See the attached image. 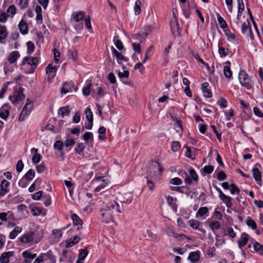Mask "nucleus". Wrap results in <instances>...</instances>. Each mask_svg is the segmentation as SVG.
<instances>
[{
	"instance_id": "nucleus-56",
	"label": "nucleus",
	"mask_w": 263,
	"mask_h": 263,
	"mask_svg": "<svg viewBox=\"0 0 263 263\" xmlns=\"http://www.w3.org/2000/svg\"><path fill=\"white\" fill-rule=\"evenodd\" d=\"M42 156L40 154H34L32 158V161L34 164L38 163L41 160Z\"/></svg>"
},
{
	"instance_id": "nucleus-28",
	"label": "nucleus",
	"mask_w": 263,
	"mask_h": 263,
	"mask_svg": "<svg viewBox=\"0 0 263 263\" xmlns=\"http://www.w3.org/2000/svg\"><path fill=\"white\" fill-rule=\"evenodd\" d=\"M190 226L194 229L198 230L200 232H204L202 229L199 228L200 223L195 219H190L189 221Z\"/></svg>"
},
{
	"instance_id": "nucleus-38",
	"label": "nucleus",
	"mask_w": 263,
	"mask_h": 263,
	"mask_svg": "<svg viewBox=\"0 0 263 263\" xmlns=\"http://www.w3.org/2000/svg\"><path fill=\"white\" fill-rule=\"evenodd\" d=\"M251 28L250 23L248 22L247 23L246 22L243 23L241 26V32L243 34H247L249 29Z\"/></svg>"
},
{
	"instance_id": "nucleus-37",
	"label": "nucleus",
	"mask_w": 263,
	"mask_h": 263,
	"mask_svg": "<svg viewBox=\"0 0 263 263\" xmlns=\"http://www.w3.org/2000/svg\"><path fill=\"white\" fill-rule=\"evenodd\" d=\"M209 227L212 231L218 230L220 227V223L217 221H212L209 224Z\"/></svg>"
},
{
	"instance_id": "nucleus-62",
	"label": "nucleus",
	"mask_w": 263,
	"mask_h": 263,
	"mask_svg": "<svg viewBox=\"0 0 263 263\" xmlns=\"http://www.w3.org/2000/svg\"><path fill=\"white\" fill-rule=\"evenodd\" d=\"M180 148V144L178 141H173L171 146V149L173 152H177Z\"/></svg>"
},
{
	"instance_id": "nucleus-32",
	"label": "nucleus",
	"mask_w": 263,
	"mask_h": 263,
	"mask_svg": "<svg viewBox=\"0 0 263 263\" xmlns=\"http://www.w3.org/2000/svg\"><path fill=\"white\" fill-rule=\"evenodd\" d=\"M71 219L73 221L74 225L78 226H82L83 224V221L77 214H73L71 215Z\"/></svg>"
},
{
	"instance_id": "nucleus-17",
	"label": "nucleus",
	"mask_w": 263,
	"mask_h": 263,
	"mask_svg": "<svg viewBox=\"0 0 263 263\" xmlns=\"http://www.w3.org/2000/svg\"><path fill=\"white\" fill-rule=\"evenodd\" d=\"M174 200H176V198L174 199L173 197L170 196H167L166 197V201L167 204L171 206L174 212H176L177 211V206L176 203L174 202Z\"/></svg>"
},
{
	"instance_id": "nucleus-20",
	"label": "nucleus",
	"mask_w": 263,
	"mask_h": 263,
	"mask_svg": "<svg viewBox=\"0 0 263 263\" xmlns=\"http://www.w3.org/2000/svg\"><path fill=\"white\" fill-rule=\"evenodd\" d=\"M92 86L91 81L87 80L86 85L83 88V94L87 97L90 93V89Z\"/></svg>"
},
{
	"instance_id": "nucleus-8",
	"label": "nucleus",
	"mask_w": 263,
	"mask_h": 263,
	"mask_svg": "<svg viewBox=\"0 0 263 263\" xmlns=\"http://www.w3.org/2000/svg\"><path fill=\"white\" fill-rule=\"evenodd\" d=\"M179 26V25L177 19L175 16L174 17L172 18L170 21V27L172 30V32L173 34H175L176 32L178 33H180V28Z\"/></svg>"
},
{
	"instance_id": "nucleus-14",
	"label": "nucleus",
	"mask_w": 263,
	"mask_h": 263,
	"mask_svg": "<svg viewBox=\"0 0 263 263\" xmlns=\"http://www.w3.org/2000/svg\"><path fill=\"white\" fill-rule=\"evenodd\" d=\"M253 175L254 179L257 182L258 184L261 185V176L259 170L256 167L252 169Z\"/></svg>"
},
{
	"instance_id": "nucleus-22",
	"label": "nucleus",
	"mask_w": 263,
	"mask_h": 263,
	"mask_svg": "<svg viewBox=\"0 0 263 263\" xmlns=\"http://www.w3.org/2000/svg\"><path fill=\"white\" fill-rule=\"evenodd\" d=\"M10 183H9V182L6 180V179H4L1 181L0 184V190L1 191L5 192L6 193H8L10 191Z\"/></svg>"
},
{
	"instance_id": "nucleus-35",
	"label": "nucleus",
	"mask_w": 263,
	"mask_h": 263,
	"mask_svg": "<svg viewBox=\"0 0 263 263\" xmlns=\"http://www.w3.org/2000/svg\"><path fill=\"white\" fill-rule=\"evenodd\" d=\"M30 112V109H29L28 110L23 109L19 116L18 120L21 122L25 120L26 117L28 116Z\"/></svg>"
},
{
	"instance_id": "nucleus-4",
	"label": "nucleus",
	"mask_w": 263,
	"mask_h": 263,
	"mask_svg": "<svg viewBox=\"0 0 263 263\" xmlns=\"http://www.w3.org/2000/svg\"><path fill=\"white\" fill-rule=\"evenodd\" d=\"M23 91L24 88L21 87L15 88L13 96L9 97V100L14 104L24 100L25 96L24 95Z\"/></svg>"
},
{
	"instance_id": "nucleus-3",
	"label": "nucleus",
	"mask_w": 263,
	"mask_h": 263,
	"mask_svg": "<svg viewBox=\"0 0 263 263\" xmlns=\"http://www.w3.org/2000/svg\"><path fill=\"white\" fill-rule=\"evenodd\" d=\"M239 81L240 84L247 89H251L253 86V82L249 75L243 70H241L239 73Z\"/></svg>"
},
{
	"instance_id": "nucleus-2",
	"label": "nucleus",
	"mask_w": 263,
	"mask_h": 263,
	"mask_svg": "<svg viewBox=\"0 0 263 263\" xmlns=\"http://www.w3.org/2000/svg\"><path fill=\"white\" fill-rule=\"evenodd\" d=\"M43 230L41 229H36L34 231L24 233L19 238V240L23 243H27L30 245L38 243L43 237Z\"/></svg>"
},
{
	"instance_id": "nucleus-49",
	"label": "nucleus",
	"mask_w": 263,
	"mask_h": 263,
	"mask_svg": "<svg viewBox=\"0 0 263 263\" xmlns=\"http://www.w3.org/2000/svg\"><path fill=\"white\" fill-rule=\"evenodd\" d=\"M189 173L191 177L190 178L193 180L195 181H197L198 180V176L194 168L190 169Z\"/></svg>"
},
{
	"instance_id": "nucleus-34",
	"label": "nucleus",
	"mask_w": 263,
	"mask_h": 263,
	"mask_svg": "<svg viewBox=\"0 0 263 263\" xmlns=\"http://www.w3.org/2000/svg\"><path fill=\"white\" fill-rule=\"evenodd\" d=\"M142 3L140 0H137L135 2L134 6V13L135 15H138L141 12V6Z\"/></svg>"
},
{
	"instance_id": "nucleus-53",
	"label": "nucleus",
	"mask_w": 263,
	"mask_h": 263,
	"mask_svg": "<svg viewBox=\"0 0 263 263\" xmlns=\"http://www.w3.org/2000/svg\"><path fill=\"white\" fill-rule=\"evenodd\" d=\"M230 192L232 194H238L239 193V189L234 183H232L230 185Z\"/></svg>"
},
{
	"instance_id": "nucleus-33",
	"label": "nucleus",
	"mask_w": 263,
	"mask_h": 263,
	"mask_svg": "<svg viewBox=\"0 0 263 263\" xmlns=\"http://www.w3.org/2000/svg\"><path fill=\"white\" fill-rule=\"evenodd\" d=\"M67 55L69 59H72L74 61L77 60V54L76 50L74 49H70L68 50Z\"/></svg>"
},
{
	"instance_id": "nucleus-47",
	"label": "nucleus",
	"mask_w": 263,
	"mask_h": 263,
	"mask_svg": "<svg viewBox=\"0 0 263 263\" xmlns=\"http://www.w3.org/2000/svg\"><path fill=\"white\" fill-rule=\"evenodd\" d=\"M16 8L14 5H10L7 10V14L13 16L15 14Z\"/></svg>"
},
{
	"instance_id": "nucleus-64",
	"label": "nucleus",
	"mask_w": 263,
	"mask_h": 263,
	"mask_svg": "<svg viewBox=\"0 0 263 263\" xmlns=\"http://www.w3.org/2000/svg\"><path fill=\"white\" fill-rule=\"evenodd\" d=\"M217 104L220 107H222V108H226L227 107V105H228V103H227V100L222 97L221 98L220 100H219L217 102Z\"/></svg>"
},
{
	"instance_id": "nucleus-24",
	"label": "nucleus",
	"mask_w": 263,
	"mask_h": 263,
	"mask_svg": "<svg viewBox=\"0 0 263 263\" xmlns=\"http://www.w3.org/2000/svg\"><path fill=\"white\" fill-rule=\"evenodd\" d=\"M20 56V53L18 51H14L10 53L9 54L8 58V61L10 63H14L19 58Z\"/></svg>"
},
{
	"instance_id": "nucleus-6",
	"label": "nucleus",
	"mask_w": 263,
	"mask_h": 263,
	"mask_svg": "<svg viewBox=\"0 0 263 263\" xmlns=\"http://www.w3.org/2000/svg\"><path fill=\"white\" fill-rule=\"evenodd\" d=\"M59 66H52L49 64L46 68V73L48 75V81H51V79L55 77Z\"/></svg>"
},
{
	"instance_id": "nucleus-19",
	"label": "nucleus",
	"mask_w": 263,
	"mask_h": 263,
	"mask_svg": "<svg viewBox=\"0 0 263 263\" xmlns=\"http://www.w3.org/2000/svg\"><path fill=\"white\" fill-rule=\"evenodd\" d=\"M13 252H7L3 253L0 256V261L2 263H7L9 261V258L13 256Z\"/></svg>"
},
{
	"instance_id": "nucleus-42",
	"label": "nucleus",
	"mask_w": 263,
	"mask_h": 263,
	"mask_svg": "<svg viewBox=\"0 0 263 263\" xmlns=\"http://www.w3.org/2000/svg\"><path fill=\"white\" fill-rule=\"evenodd\" d=\"M22 256L24 258L33 259L36 256V254H32L29 251H25L22 253Z\"/></svg>"
},
{
	"instance_id": "nucleus-51",
	"label": "nucleus",
	"mask_w": 263,
	"mask_h": 263,
	"mask_svg": "<svg viewBox=\"0 0 263 263\" xmlns=\"http://www.w3.org/2000/svg\"><path fill=\"white\" fill-rule=\"evenodd\" d=\"M114 41L116 47L120 50H122L124 48V46L122 42L117 39V37H115L114 39Z\"/></svg>"
},
{
	"instance_id": "nucleus-63",
	"label": "nucleus",
	"mask_w": 263,
	"mask_h": 263,
	"mask_svg": "<svg viewBox=\"0 0 263 263\" xmlns=\"http://www.w3.org/2000/svg\"><path fill=\"white\" fill-rule=\"evenodd\" d=\"M24 165L23 161L20 160L17 161L16 165V171L18 173H20L22 171L24 168Z\"/></svg>"
},
{
	"instance_id": "nucleus-12",
	"label": "nucleus",
	"mask_w": 263,
	"mask_h": 263,
	"mask_svg": "<svg viewBox=\"0 0 263 263\" xmlns=\"http://www.w3.org/2000/svg\"><path fill=\"white\" fill-rule=\"evenodd\" d=\"M170 189L171 191H176L181 193H185L187 195H189L190 193L189 187L185 186H171Z\"/></svg>"
},
{
	"instance_id": "nucleus-23",
	"label": "nucleus",
	"mask_w": 263,
	"mask_h": 263,
	"mask_svg": "<svg viewBox=\"0 0 263 263\" xmlns=\"http://www.w3.org/2000/svg\"><path fill=\"white\" fill-rule=\"evenodd\" d=\"M70 112V110L68 106L61 107L58 110V115L61 116L62 118H63L64 116H68Z\"/></svg>"
},
{
	"instance_id": "nucleus-1",
	"label": "nucleus",
	"mask_w": 263,
	"mask_h": 263,
	"mask_svg": "<svg viewBox=\"0 0 263 263\" xmlns=\"http://www.w3.org/2000/svg\"><path fill=\"white\" fill-rule=\"evenodd\" d=\"M101 216L103 221L108 223L113 219L114 216L117 213H121V210L119 203L115 200L108 203L106 206L101 210Z\"/></svg>"
},
{
	"instance_id": "nucleus-57",
	"label": "nucleus",
	"mask_w": 263,
	"mask_h": 263,
	"mask_svg": "<svg viewBox=\"0 0 263 263\" xmlns=\"http://www.w3.org/2000/svg\"><path fill=\"white\" fill-rule=\"evenodd\" d=\"M132 47L135 52H137L138 54L141 53V45L140 43H134L132 44Z\"/></svg>"
},
{
	"instance_id": "nucleus-10",
	"label": "nucleus",
	"mask_w": 263,
	"mask_h": 263,
	"mask_svg": "<svg viewBox=\"0 0 263 263\" xmlns=\"http://www.w3.org/2000/svg\"><path fill=\"white\" fill-rule=\"evenodd\" d=\"M219 199L226 204L228 208H230L232 206V198L227 196L223 193L218 196Z\"/></svg>"
},
{
	"instance_id": "nucleus-25",
	"label": "nucleus",
	"mask_w": 263,
	"mask_h": 263,
	"mask_svg": "<svg viewBox=\"0 0 263 263\" xmlns=\"http://www.w3.org/2000/svg\"><path fill=\"white\" fill-rule=\"evenodd\" d=\"M18 28L20 32L23 34H25L28 33V26L26 22L24 20H21L18 24Z\"/></svg>"
},
{
	"instance_id": "nucleus-44",
	"label": "nucleus",
	"mask_w": 263,
	"mask_h": 263,
	"mask_svg": "<svg viewBox=\"0 0 263 263\" xmlns=\"http://www.w3.org/2000/svg\"><path fill=\"white\" fill-rule=\"evenodd\" d=\"M84 148L85 146H84L83 143H79L77 144L74 151L76 153L82 154L84 151Z\"/></svg>"
},
{
	"instance_id": "nucleus-43",
	"label": "nucleus",
	"mask_w": 263,
	"mask_h": 263,
	"mask_svg": "<svg viewBox=\"0 0 263 263\" xmlns=\"http://www.w3.org/2000/svg\"><path fill=\"white\" fill-rule=\"evenodd\" d=\"M225 34L227 37L228 41L232 43H235L236 41L235 35L234 33L231 32L230 31L227 32H225Z\"/></svg>"
},
{
	"instance_id": "nucleus-45",
	"label": "nucleus",
	"mask_w": 263,
	"mask_h": 263,
	"mask_svg": "<svg viewBox=\"0 0 263 263\" xmlns=\"http://www.w3.org/2000/svg\"><path fill=\"white\" fill-rule=\"evenodd\" d=\"M64 183H65V185L68 189V191H69L70 195H71L73 193V189H74L73 183L71 181H68V180H65Z\"/></svg>"
},
{
	"instance_id": "nucleus-46",
	"label": "nucleus",
	"mask_w": 263,
	"mask_h": 263,
	"mask_svg": "<svg viewBox=\"0 0 263 263\" xmlns=\"http://www.w3.org/2000/svg\"><path fill=\"white\" fill-rule=\"evenodd\" d=\"M218 53L220 55H223L224 57H226L229 54V49L223 47H219Z\"/></svg>"
},
{
	"instance_id": "nucleus-9",
	"label": "nucleus",
	"mask_w": 263,
	"mask_h": 263,
	"mask_svg": "<svg viewBox=\"0 0 263 263\" xmlns=\"http://www.w3.org/2000/svg\"><path fill=\"white\" fill-rule=\"evenodd\" d=\"M200 255L199 251L191 252L190 253L187 259L192 263H199Z\"/></svg>"
},
{
	"instance_id": "nucleus-40",
	"label": "nucleus",
	"mask_w": 263,
	"mask_h": 263,
	"mask_svg": "<svg viewBox=\"0 0 263 263\" xmlns=\"http://www.w3.org/2000/svg\"><path fill=\"white\" fill-rule=\"evenodd\" d=\"M217 15V21L220 27L222 29L226 28L227 27V24L226 21L219 14Z\"/></svg>"
},
{
	"instance_id": "nucleus-18",
	"label": "nucleus",
	"mask_w": 263,
	"mask_h": 263,
	"mask_svg": "<svg viewBox=\"0 0 263 263\" xmlns=\"http://www.w3.org/2000/svg\"><path fill=\"white\" fill-rule=\"evenodd\" d=\"M8 34L6 27L5 26H2L0 24V43H4L3 41L5 40Z\"/></svg>"
},
{
	"instance_id": "nucleus-15",
	"label": "nucleus",
	"mask_w": 263,
	"mask_h": 263,
	"mask_svg": "<svg viewBox=\"0 0 263 263\" xmlns=\"http://www.w3.org/2000/svg\"><path fill=\"white\" fill-rule=\"evenodd\" d=\"M112 54L116 57V59L119 61L127 62L128 59L125 57L121 53L119 52L113 46L111 47Z\"/></svg>"
},
{
	"instance_id": "nucleus-39",
	"label": "nucleus",
	"mask_w": 263,
	"mask_h": 263,
	"mask_svg": "<svg viewBox=\"0 0 263 263\" xmlns=\"http://www.w3.org/2000/svg\"><path fill=\"white\" fill-rule=\"evenodd\" d=\"M223 73L224 76L228 79L232 77V72L229 66H224L223 67Z\"/></svg>"
},
{
	"instance_id": "nucleus-41",
	"label": "nucleus",
	"mask_w": 263,
	"mask_h": 263,
	"mask_svg": "<svg viewBox=\"0 0 263 263\" xmlns=\"http://www.w3.org/2000/svg\"><path fill=\"white\" fill-rule=\"evenodd\" d=\"M246 224L248 227H251L253 230H256L257 229V225L255 221L250 218V217H248L247 221H246Z\"/></svg>"
},
{
	"instance_id": "nucleus-7",
	"label": "nucleus",
	"mask_w": 263,
	"mask_h": 263,
	"mask_svg": "<svg viewBox=\"0 0 263 263\" xmlns=\"http://www.w3.org/2000/svg\"><path fill=\"white\" fill-rule=\"evenodd\" d=\"M38 63L39 58L37 57H25L23 60L22 65H25L26 64H27L35 68Z\"/></svg>"
},
{
	"instance_id": "nucleus-52",
	"label": "nucleus",
	"mask_w": 263,
	"mask_h": 263,
	"mask_svg": "<svg viewBox=\"0 0 263 263\" xmlns=\"http://www.w3.org/2000/svg\"><path fill=\"white\" fill-rule=\"evenodd\" d=\"M105 132H106V128L104 127H103V126L100 127L99 128L98 133L100 135H103L102 136V135L99 136V139H104L106 138Z\"/></svg>"
},
{
	"instance_id": "nucleus-61",
	"label": "nucleus",
	"mask_w": 263,
	"mask_h": 263,
	"mask_svg": "<svg viewBox=\"0 0 263 263\" xmlns=\"http://www.w3.org/2000/svg\"><path fill=\"white\" fill-rule=\"evenodd\" d=\"M85 114L88 121H93V114L90 108L86 109Z\"/></svg>"
},
{
	"instance_id": "nucleus-5",
	"label": "nucleus",
	"mask_w": 263,
	"mask_h": 263,
	"mask_svg": "<svg viewBox=\"0 0 263 263\" xmlns=\"http://www.w3.org/2000/svg\"><path fill=\"white\" fill-rule=\"evenodd\" d=\"M78 87L74 85L73 82L70 81L66 82L63 84L61 88V92L62 94H66L68 92H71L72 91H77Z\"/></svg>"
},
{
	"instance_id": "nucleus-54",
	"label": "nucleus",
	"mask_w": 263,
	"mask_h": 263,
	"mask_svg": "<svg viewBox=\"0 0 263 263\" xmlns=\"http://www.w3.org/2000/svg\"><path fill=\"white\" fill-rule=\"evenodd\" d=\"M209 210L207 207H201L197 211V215H199L200 216H202L208 213Z\"/></svg>"
},
{
	"instance_id": "nucleus-60",
	"label": "nucleus",
	"mask_w": 263,
	"mask_h": 263,
	"mask_svg": "<svg viewBox=\"0 0 263 263\" xmlns=\"http://www.w3.org/2000/svg\"><path fill=\"white\" fill-rule=\"evenodd\" d=\"M63 145L64 143L62 141L58 140L54 143L53 146L55 149H57L58 151H61L63 149Z\"/></svg>"
},
{
	"instance_id": "nucleus-55",
	"label": "nucleus",
	"mask_w": 263,
	"mask_h": 263,
	"mask_svg": "<svg viewBox=\"0 0 263 263\" xmlns=\"http://www.w3.org/2000/svg\"><path fill=\"white\" fill-rule=\"evenodd\" d=\"M27 53L31 54L34 50V45L33 42L29 41L27 43Z\"/></svg>"
},
{
	"instance_id": "nucleus-36",
	"label": "nucleus",
	"mask_w": 263,
	"mask_h": 263,
	"mask_svg": "<svg viewBox=\"0 0 263 263\" xmlns=\"http://www.w3.org/2000/svg\"><path fill=\"white\" fill-rule=\"evenodd\" d=\"M11 215H12L11 212L9 211L7 213L2 212L0 213V220L1 221H6L9 218Z\"/></svg>"
},
{
	"instance_id": "nucleus-50",
	"label": "nucleus",
	"mask_w": 263,
	"mask_h": 263,
	"mask_svg": "<svg viewBox=\"0 0 263 263\" xmlns=\"http://www.w3.org/2000/svg\"><path fill=\"white\" fill-rule=\"evenodd\" d=\"M31 212L33 216H37L42 214V210L41 208L35 207L31 209Z\"/></svg>"
},
{
	"instance_id": "nucleus-59",
	"label": "nucleus",
	"mask_w": 263,
	"mask_h": 263,
	"mask_svg": "<svg viewBox=\"0 0 263 263\" xmlns=\"http://www.w3.org/2000/svg\"><path fill=\"white\" fill-rule=\"evenodd\" d=\"M170 183L173 185H179L182 184V181L181 179L178 177H175L171 179L170 180Z\"/></svg>"
},
{
	"instance_id": "nucleus-31",
	"label": "nucleus",
	"mask_w": 263,
	"mask_h": 263,
	"mask_svg": "<svg viewBox=\"0 0 263 263\" xmlns=\"http://www.w3.org/2000/svg\"><path fill=\"white\" fill-rule=\"evenodd\" d=\"M253 248L254 251L259 255L263 254V245L259 242H255L253 243Z\"/></svg>"
},
{
	"instance_id": "nucleus-13",
	"label": "nucleus",
	"mask_w": 263,
	"mask_h": 263,
	"mask_svg": "<svg viewBox=\"0 0 263 263\" xmlns=\"http://www.w3.org/2000/svg\"><path fill=\"white\" fill-rule=\"evenodd\" d=\"M80 240V238L78 236H75L70 238L65 242V247L66 248H70L74 245L78 243Z\"/></svg>"
},
{
	"instance_id": "nucleus-21",
	"label": "nucleus",
	"mask_w": 263,
	"mask_h": 263,
	"mask_svg": "<svg viewBox=\"0 0 263 263\" xmlns=\"http://www.w3.org/2000/svg\"><path fill=\"white\" fill-rule=\"evenodd\" d=\"M88 251L86 249H83L81 250L78 255V258L76 261V263H84L85 258L88 255Z\"/></svg>"
},
{
	"instance_id": "nucleus-58",
	"label": "nucleus",
	"mask_w": 263,
	"mask_h": 263,
	"mask_svg": "<svg viewBox=\"0 0 263 263\" xmlns=\"http://www.w3.org/2000/svg\"><path fill=\"white\" fill-rule=\"evenodd\" d=\"M214 167L212 165H206L203 168V172L206 174H211L214 171Z\"/></svg>"
},
{
	"instance_id": "nucleus-11",
	"label": "nucleus",
	"mask_w": 263,
	"mask_h": 263,
	"mask_svg": "<svg viewBox=\"0 0 263 263\" xmlns=\"http://www.w3.org/2000/svg\"><path fill=\"white\" fill-rule=\"evenodd\" d=\"M9 115V111L8 109V105L5 104L0 109V117L4 120H6Z\"/></svg>"
},
{
	"instance_id": "nucleus-48",
	"label": "nucleus",
	"mask_w": 263,
	"mask_h": 263,
	"mask_svg": "<svg viewBox=\"0 0 263 263\" xmlns=\"http://www.w3.org/2000/svg\"><path fill=\"white\" fill-rule=\"evenodd\" d=\"M32 108H33V102L29 99H27L26 100V104L24 106L23 109H25V110H28L29 109H30V110L31 111Z\"/></svg>"
},
{
	"instance_id": "nucleus-30",
	"label": "nucleus",
	"mask_w": 263,
	"mask_h": 263,
	"mask_svg": "<svg viewBox=\"0 0 263 263\" xmlns=\"http://www.w3.org/2000/svg\"><path fill=\"white\" fill-rule=\"evenodd\" d=\"M35 176L34 171L30 169L24 176L23 178L28 181H30L33 179Z\"/></svg>"
},
{
	"instance_id": "nucleus-29",
	"label": "nucleus",
	"mask_w": 263,
	"mask_h": 263,
	"mask_svg": "<svg viewBox=\"0 0 263 263\" xmlns=\"http://www.w3.org/2000/svg\"><path fill=\"white\" fill-rule=\"evenodd\" d=\"M85 16V12L83 11L77 12L73 14V19L76 22H79L82 20Z\"/></svg>"
},
{
	"instance_id": "nucleus-26",
	"label": "nucleus",
	"mask_w": 263,
	"mask_h": 263,
	"mask_svg": "<svg viewBox=\"0 0 263 263\" xmlns=\"http://www.w3.org/2000/svg\"><path fill=\"white\" fill-rule=\"evenodd\" d=\"M43 256L46 257V260H49L51 263H55L56 257L53 254L52 251L49 250L46 253L42 254Z\"/></svg>"
},
{
	"instance_id": "nucleus-27",
	"label": "nucleus",
	"mask_w": 263,
	"mask_h": 263,
	"mask_svg": "<svg viewBox=\"0 0 263 263\" xmlns=\"http://www.w3.org/2000/svg\"><path fill=\"white\" fill-rule=\"evenodd\" d=\"M23 230V229L21 227H15L9 234V238L11 239H14L16 236L20 234Z\"/></svg>"
},
{
	"instance_id": "nucleus-16",
	"label": "nucleus",
	"mask_w": 263,
	"mask_h": 263,
	"mask_svg": "<svg viewBox=\"0 0 263 263\" xmlns=\"http://www.w3.org/2000/svg\"><path fill=\"white\" fill-rule=\"evenodd\" d=\"M248 235L245 233L241 235L240 239L238 241V246L240 248L247 245L248 241Z\"/></svg>"
}]
</instances>
